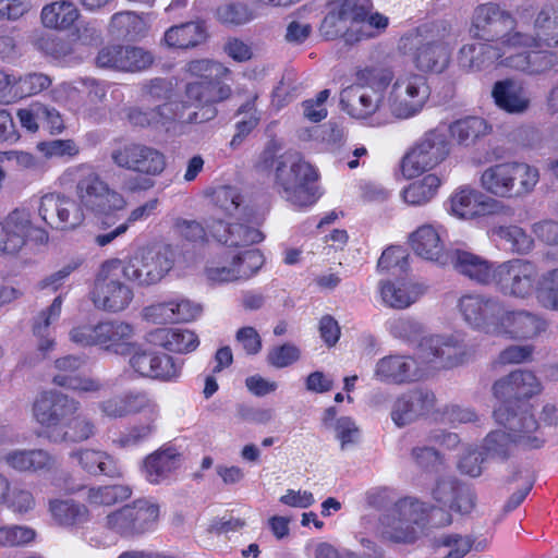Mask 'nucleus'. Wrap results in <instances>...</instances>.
Listing matches in <instances>:
<instances>
[{"label": "nucleus", "mask_w": 558, "mask_h": 558, "mask_svg": "<svg viewBox=\"0 0 558 558\" xmlns=\"http://www.w3.org/2000/svg\"><path fill=\"white\" fill-rule=\"evenodd\" d=\"M542 391L535 374L526 369H515L495 381L493 392L500 404L494 410L496 423L507 432H490L484 439L485 456L505 461L510 456V447L518 444L526 449H539L545 439L535 435L538 422L529 400Z\"/></svg>", "instance_id": "nucleus-1"}, {"label": "nucleus", "mask_w": 558, "mask_h": 558, "mask_svg": "<svg viewBox=\"0 0 558 558\" xmlns=\"http://www.w3.org/2000/svg\"><path fill=\"white\" fill-rule=\"evenodd\" d=\"M201 262L196 246H141L126 262L123 277L140 286L158 283L172 268L186 269Z\"/></svg>", "instance_id": "nucleus-2"}, {"label": "nucleus", "mask_w": 558, "mask_h": 558, "mask_svg": "<svg viewBox=\"0 0 558 558\" xmlns=\"http://www.w3.org/2000/svg\"><path fill=\"white\" fill-rule=\"evenodd\" d=\"M270 166L275 169V187L283 198L298 206H307L316 201L313 184L317 173L300 153L288 150L271 158Z\"/></svg>", "instance_id": "nucleus-3"}, {"label": "nucleus", "mask_w": 558, "mask_h": 558, "mask_svg": "<svg viewBox=\"0 0 558 558\" xmlns=\"http://www.w3.org/2000/svg\"><path fill=\"white\" fill-rule=\"evenodd\" d=\"M160 517V507L147 498H137L110 511L104 527L112 535L134 539L153 532Z\"/></svg>", "instance_id": "nucleus-4"}, {"label": "nucleus", "mask_w": 558, "mask_h": 558, "mask_svg": "<svg viewBox=\"0 0 558 558\" xmlns=\"http://www.w3.org/2000/svg\"><path fill=\"white\" fill-rule=\"evenodd\" d=\"M538 178V170L525 162H501L484 170L481 185L497 197L517 198L531 193Z\"/></svg>", "instance_id": "nucleus-5"}, {"label": "nucleus", "mask_w": 558, "mask_h": 558, "mask_svg": "<svg viewBox=\"0 0 558 558\" xmlns=\"http://www.w3.org/2000/svg\"><path fill=\"white\" fill-rule=\"evenodd\" d=\"M121 275L123 276L121 259L111 258L101 263L88 294L97 310L119 313L129 307L134 293L120 280Z\"/></svg>", "instance_id": "nucleus-6"}, {"label": "nucleus", "mask_w": 558, "mask_h": 558, "mask_svg": "<svg viewBox=\"0 0 558 558\" xmlns=\"http://www.w3.org/2000/svg\"><path fill=\"white\" fill-rule=\"evenodd\" d=\"M415 254L438 266H451L460 275L481 284L495 280L496 268L483 257L452 246H412Z\"/></svg>", "instance_id": "nucleus-7"}, {"label": "nucleus", "mask_w": 558, "mask_h": 558, "mask_svg": "<svg viewBox=\"0 0 558 558\" xmlns=\"http://www.w3.org/2000/svg\"><path fill=\"white\" fill-rule=\"evenodd\" d=\"M450 154L447 134L438 129L427 131L403 157L401 169L404 177L411 179L435 168Z\"/></svg>", "instance_id": "nucleus-8"}, {"label": "nucleus", "mask_w": 558, "mask_h": 558, "mask_svg": "<svg viewBox=\"0 0 558 558\" xmlns=\"http://www.w3.org/2000/svg\"><path fill=\"white\" fill-rule=\"evenodd\" d=\"M422 505L414 498H400L379 518V536L396 544H413L417 539L415 524Z\"/></svg>", "instance_id": "nucleus-9"}, {"label": "nucleus", "mask_w": 558, "mask_h": 558, "mask_svg": "<svg viewBox=\"0 0 558 558\" xmlns=\"http://www.w3.org/2000/svg\"><path fill=\"white\" fill-rule=\"evenodd\" d=\"M515 26L512 15L502 10L499 4L487 2L475 8L472 16L471 34L487 43L501 41L505 46H511L508 38Z\"/></svg>", "instance_id": "nucleus-10"}, {"label": "nucleus", "mask_w": 558, "mask_h": 558, "mask_svg": "<svg viewBox=\"0 0 558 558\" xmlns=\"http://www.w3.org/2000/svg\"><path fill=\"white\" fill-rule=\"evenodd\" d=\"M418 349L422 357L437 368H453L473 355L460 335L449 337L433 335L421 339Z\"/></svg>", "instance_id": "nucleus-11"}, {"label": "nucleus", "mask_w": 558, "mask_h": 558, "mask_svg": "<svg viewBox=\"0 0 558 558\" xmlns=\"http://www.w3.org/2000/svg\"><path fill=\"white\" fill-rule=\"evenodd\" d=\"M78 410L77 401L53 390L43 391L33 405L34 416L45 428L48 438L51 433L57 434L63 422Z\"/></svg>", "instance_id": "nucleus-12"}, {"label": "nucleus", "mask_w": 558, "mask_h": 558, "mask_svg": "<svg viewBox=\"0 0 558 558\" xmlns=\"http://www.w3.org/2000/svg\"><path fill=\"white\" fill-rule=\"evenodd\" d=\"M537 280L536 266L529 260L517 258L496 267L494 282L504 293L526 298L533 292L536 294Z\"/></svg>", "instance_id": "nucleus-13"}, {"label": "nucleus", "mask_w": 558, "mask_h": 558, "mask_svg": "<svg viewBox=\"0 0 558 558\" xmlns=\"http://www.w3.org/2000/svg\"><path fill=\"white\" fill-rule=\"evenodd\" d=\"M231 88L223 82H189L185 86L187 102L199 108L189 114L186 122L203 123L213 120L217 116L214 104L227 99Z\"/></svg>", "instance_id": "nucleus-14"}, {"label": "nucleus", "mask_w": 558, "mask_h": 558, "mask_svg": "<svg viewBox=\"0 0 558 558\" xmlns=\"http://www.w3.org/2000/svg\"><path fill=\"white\" fill-rule=\"evenodd\" d=\"M459 311L463 319L473 328L495 333L504 303L483 294L469 293L460 298Z\"/></svg>", "instance_id": "nucleus-15"}, {"label": "nucleus", "mask_w": 558, "mask_h": 558, "mask_svg": "<svg viewBox=\"0 0 558 558\" xmlns=\"http://www.w3.org/2000/svg\"><path fill=\"white\" fill-rule=\"evenodd\" d=\"M436 401L435 393L428 388L410 389L395 400L391 420L397 426L403 427L434 413Z\"/></svg>", "instance_id": "nucleus-16"}, {"label": "nucleus", "mask_w": 558, "mask_h": 558, "mask_svg": "<svg viewBox=\"0 0 558 558\" xmlns=\"http://www.w3.org/2000/svg\"><path fill=\"white\" fill-rule=\"evenodd\" d=\"M403 47L414 49V62L421 71L442 72L449 63V49L439 40L428 39L418 29L401 38Z\"/></svg>", "instance_id": "nucleus-17"}, {"label": "nucleus", "mask_w": 558, "mask_h": 558, "mask_svg": "<svg viewBox=\"0 0 558 558\" xmlns=\"http://www.w3.org/2000/svg\"><path fill=\"white\" fill-rule=\"evenodd\" d=\"M375 376L383 383L405 385L421 380L425 368L414 356L390 354L378 360Z\"/></svg>", "instance_id": "nucleus-18"}, {"label": "nucleus", "mask_w": 558, "mask_h": 558, "mask_svg": "<svg viewBox=\"0 0 558 558\" xmlns=\"http://www.w3.org/2000/svg\"><path fill=\"white\" fill-rule=\"evenodd\" d=\"M39 215L51 227L74 229L84 220V214L75 201L60 194H46L41 197Z\"/></svg>", "instance_id": "nucleus-19"}, {"label": "nucleus", "mask_w": 558, "mask_h": 558, "mask_svg": "<svg viewBox=\"0 0 558 558\" xmlns=\"http://www.w3.org/2000/svg\"><path fill=\"white\" fill-rule=\"evenodd\" d=\"M48 232L34 226L25 211H12L4 222H0V244H46Z\"/></svg>", "instance_id": "nucleus-20"}, {"label": "nucleus", "mask_w": 558, "mask_h": 558, "mask_svg": "<svg viewBox=\"0 0 558 558\" xmlns=\"http://www.w3.org/2000/svg\"><path fill=\"white\" fill-rule=\"evenodd\" d=\"M546 328L547 323L542 317L526 311H507L504 306L495 335L525 340L539 336Z\"/></svg>", "instance_id": "nucleus-21"}, {"label": "nucleus", "mask_w": 558, "mask_h": 558, "mask_svg": "<svg viewBox=\"0 0 558 558\" xmlns=\"http://www.w3.org/2000/svg\"><path fill=\"white\" fill-rule=\"evenodd\" d=\"M182 454L171 445H163L146 456L143 472L148 483L157 485L168 480L181 465Z\"/></svg>", "instance_id": "nucleus-22"}, {"label": "nucleus", "mask_w": 558, "mask_h": 558, "mask_svg": "<svg viewBox=\"0 0 558 558\" xmlns=\"http://www.w3.org/2000/svg\"><path fill=\"white\" fill-rule=\"evenodd\" d=\"M84 360L81 356L66 355L57 359L54 366L58 373L53 376L52 383L71 390L84 392L98 390L100 386L98 381L81 375Z\"/></svg>", "instance_id": "nucleus-23"}, {"label": "nucleus", "mask_w": 558, "mask_h": 558, "mask_svg": "<svg viewBox=\"0 0 558 558\" xmlns=\"http://www.w3.org/2000/svg\"><path fill=\"white\" fill-rule=\"evenodd\" d=\"M146 339L154 347L181 354L194 351L199 344L195 332L182 328H156L147 333Z\"/></svg>", "instance_id": "nucleus-24"}, {"label": "nucleus", "mask_w": 558, "mask_h": 558, "mask_svg": "<svg viewBox=\"0 0 558 558\" xmlns=\"http://www.w3.org/2000/svg\"><path fill=\"white\" fill-rule=\"evenodd\" d=\"M381 95L375 90L369 94L363 86L351 85L340 93V106L351 117L366 119L375 113L381 102Z\"/></svg>", "instance_id": "nucleus-25"}, {"label": "nucleus", "mask_w": 558, "mask_h": 558, "mask_svg": "<svg viewBox=\"0 0 558 558\" xmlns=\"http://www.w3.org/2000/svg\"><path fill=\"white\" fill-rule=\"evenodd\" d=\"M98 347L120 355L130 351L134 335L131 324L120 320H104L98 323Z\"/></svg>", "instance_id": "nucleus-26"}, {"label": "nucleus", "mask_w": 558, "mask_h": 558, "mask_svg": "<svg viewBox=\"0 0 558 558\" xmlns=\"http://www.w3.org/2000/svg\"><path fill=\"white\" fill-rule=\"evenodd\" d=\"M70 457L77 461L83 471L93 476L116 478L122 475L117 459L107 451L85 448L71 452Z\"/></svg>", "instance_id": "nucleus-27"}, {"label": "nucleus", "mask_w": 558, "mask_h": 558, "mask_svg": "<svg viewBox=\"0 0 558 558\" xmlns=\"http://www.w3.org/2000/svg\"><path fill=\"white\" fill-rule=\"evenodd\" d=\"M426 288L410 280H387L380 283V296L383 302L392 308L403 310L415 303L424 293Z\"/></svg>", "instance_id": "nucleus-28"}, {"label": "nucleus", "mask_w": 558, "mask_h": 558, "mask_svg": "<svg viewBox=\"0 0 558 558\" xmlns=\"http://www.w3.org/2000/svg\"><path fill=\"white\" fill-rule=\"evenodd\" d=\"M502 57L500 48L489 43H475L464 45L458 57L459 65L468 72H477L493 65Z\"/></svg>", "instance_id": "nucleus-29"}, {"label": "nucleus", "mask_w": 558, "mask_h": 558, "mask_svg": "<svg viewBox=\"0 0 558 558\" xmlns=\"http://www.w3.org/2000/svg\"><path fill=\"white\" fill-rule=\"evenodd\" d=\"M208 37L204 21H192L170 27L163 36L169 48L189 49L202 45Z\"/></svg>", "instance_id": "nucleus-30"}, {"label": "nucleus", "mask_w": 558, "mask_h": 558, "mask_svg": "<svg viewBox=\"0 0 558 558\" xmlns=\"http://www.w3.org/2000/svg\"><path fill=\"white\" fill-rule=\"evenodd\" d=\"M8 465L20 472H50L56 468L57 460L43 449L14 450L4 457Z\"/></svg>", "instance_id": "nucleus-31"}, {"label": "nucleus", "mask_w": 558, "mask_h": 558, "mask_svg": "<svg viewBox=\"0 0 558 558\" xmlns=\"http://www.w3.org/2000/svg\"><path fill=\"white\" fill-rule=\"evenodd\" d=\"M48 509L56 523L65 527L81 526L90 519L87 506L74 499H51Z\"/></svg>", "instance_id": "nucleus-32"}, {"label": "nucleus", "mask_w": 558, "mask_h": 558, "mask_svg": "<svg viewBox=\"0 0 558 558\" xmlns=\"http://www.w3.org/2000/svg\"><path fill=\"white\" fill-rule=\"evenodd\" d=\"M492 96L499 108L510 113H522L529 108L530 100L523 88L511 80L496 82Z\"/></svg>", "instance_id": "nucleus-33"}, {"label": "nucleus", "mask_w": 558, "mask_h": 558, "mask_svg": "<svg viewBox=\"0 0 558 558\" xmlns=\"http://www.w3.org/2000/svg\"><path fill=\"white\" fill-rule=\"evenodd\" d=\"M451 136L457 143L464 147H470L476 141L492 131V126L481 117H465L452 122L449 125Z\"/></svg>", "instance_id": "nucleus-34"}, {"label": "nucleus", "mask_w": 558, "mask_h": 558, "mask_svg": "<svg viewBox=\"0 0 558 558\" xmlns=\"http://www.w3.org/2000/svg\"><path fill=\"white\" fill-rule=\"evenodd\" d=\"M146 32V22L135 12H118L111 17L110 33L117 38L138 40L145 36Z\"/></svg>", "instance_id": "nucleus-35"}, {"label": "nucleus", "mask_w": 558, "mask_h": 558, "mask_svg": "<svg viewBox=\"0 0 558 558\" xmlns=\"http://www.w3.org/2000/svg\"><path fill=\"white\" fill-rule=\"evenodd\" d=\"M132 494V488L123 484L90 486L87 488L85 500L89 506L111 507L129 500Z\"/></svg>", "instance_id": "nucleus-36"}, {"label": "nucleus", "mask_w": 558, "mask_h": 558, "mask_svg": "<svg viewBox=\"0 0 558 558\" xmlns=\"http://www.w3.org/2000/svg\"><path fill=\"white\" fill-rule=\"evenodd\" d=\"M95 432L96 426L93 421L76 412L63 422L57 434L51 433L49 439L81 442L93 437Z\"/></svg>", "instance_id": "nucleus-37"}, {"label": "nucleus", "mask_w": 558, "mask_h": 558, "mask_svg": "<svg viewBox=\"0 0 558 558\" xmlns=\"http://www.w3.org/2000/svg\"><path fill=\"white\" fill-rule=\"evenodd\" d=\"M63 303V295L59 294L49 307L41 311L36 317L33 325V332L40 339L38 349L43 353H47L54 347V340L49 338V327L52 322H56L61 314Z\"/></svg>", "instance_id": "nucleus-38"}, {"label": "nucleus", "mask_w": 558, "mask_h": 558, "mask_svg": "<svg viewBox=\"0 0 558 558\" xmlns=\"http://www.w3.org/2000/svg\"><path fill=\"white\" fill-rule=\"evenodd\" d=\"M77 17L78 10L71 1H56L41 10V22L49 28H70Z\"/></svg>", "instance_id": "nucleus-39"}, {"label": "nucleus", "mask_w": 558, "mask_h": 558, "mask_svg": "<svg viewBox=\"0 0 558 558\" xmlns=\"http://www.w3.org/2000/svg\"><path fill=\"white\" fill-rule=\"evenodd\" d=\"M440 184L441 180L439 177L433 173L426 174L404 189L402 193L403 199L410 205H424L436 195Z\"/></svg>", "instance_id": "nucleus-40"}, {"label": "nucleus", "mask_w": 558, "mask_h": 558, "mask_svg": "<svg viewBox=\"0 0 558 558\" xmlns=\"http://www.w3.org/2000/svg\"><path fill=\"white\" fill-rule=\"evenodd\" d=\"M204 274L211 284H222L239 281L234 265L231 259V251H226L208 260Z\"/></svg>", "instance_id": "nucleus-41"}, {"label": "nucleus", "mask_w": 558, "mask_h": 558, "mask_svg": "<svg viewBox=\"0 0 558 558\" xmlns=\"http://www.w3.org/2000/svg\"><path fill=\"white\" fill-rule=\"evenodd\" d=\"M536 299L543 307L558 311V267L538 277Z\"/></svg>", "instance_id": "nucleus-42"}, {"label": "nucleus", "mask_w": 558, "mask_h": 558, "mask_svg": "<svg viewBox=\"0 0 558 558\" xmlns=\"http://www.w3.org/2000/svg\"><path fill=\"white\" fill-rule=\"evenodd\" d=\"M231 259L239 280H248L255 276L265 263L264 255L258 248H252L242 253L231 251Z\"/></svg>", "instance_id": "nucleus-43"}, {"label": "nucleus", "mask_w": 558, "mask_h": 558, "mask_svg": "<svg viewBox=\"0 0 558 558\" xmlns=\"http://www.w3.org/2000/svg\"><path fill=\"white\" fill-rule=\"evenodd\" d=\"M187 72L194 77L192 82H222L229 70L217 61L209 59L193 60L187 63Z\"/></svg>", "instance_id": "nucleus-44"}, {"label": "nucleus", "mask_w": 558, "mask_h": 558, "mask_svg": "<svg viewBox=\"0 0 558 558\" xmlns=\"http://www.w3.org/2000/svg\"><path fill=\"white\" fill-rule=\"evenodd\" d=\"M143 144L114 140L110 149V159L119 168L134 171Z\"/></svg>", "instance_id": "nucleus-45"}, {"label": "nucleus", "mask_w": 558, "mask_h": 558, "mask_svg": "<svg viewBox=\"0 0 558 558\" xmlns=\"http://www.w3.org/2000/svg\"><path fill=\"white\" fill-rule=\"evenodd\" d=\"M166 166V157L161 151L143 144L134 172L156 177L163 172Z\"/></svg>", "instance_id": "nucleus-46"}, {"label": "nucleus", "mask_w": 558, "mask_h": 558, "mask_svg": "<svg viewBox=\"0 0 558 558\" xmlns=\"http://www.w3.org/2000/svg\"><path fill=\"white\" fill-rule=\"evenodd\" d=\"M478 198H483V195L477 191H460L451 198L450 210L452 215L460 219L477 217Z\"/></svg>", "instance_id": "nucleus-47"}, {"label": "nucleus", "mask_w": 558, "mask_h": 558, "mask_svg": "<svg viewBox=\"0 0 558 558\" xmlns=\"http://www.w3.org/2000/svg\"><path fill=\"white\" fill-rule=\"evenodd\" d=\"M122 395L128 415L148 412L150 416H159L158 405L147 392L141 390H131Z\"/></svg>", "instance_id": "nucleus-48"}, {"label": "nucleus", "mask_w": 558, "mask_h": 558, "mask_svg": "<svg viewBox=\"0 0 558 558\" xmlns=\"http://www.w3.org/2000/svg\"><path fill=\"white\" fill-rule=\"evenodd\" d=\"M213 199L226 215L234 216L240 210L243 203V196L240 191L230 185H220L213 192Z\"/></svg>", "instance_id": "nucleus-49"}, {"label": "nucleus", "mask_w": 558, "mask_h": 558, "mask_svg": "<svg viewBox=\"0 0 558 558\" xmlns=\"http://www.w3.org/2000/svg\"><path fill=\"white\" fill-rule=\"evenodd\" d=\"M156 353L145 349L143 344L134 342L126 354L130 356L129 365L138 376L149 378Z\"/></svg>", "instance_id": "nucleus-50"}, {"label": "nucleus", "mask_w": 558, "mask_h": 558, "mask_svg": "<svg viewBox=\"0 0 558 558\" xmlns=\"http://www.w3.org/2000/svg\"><path fill=\"white\" fill-rule=\"evenodd\" d=\"M218 20L227 25H243L253 19V12L245 3L232 2L217 9Z\"/></svg>", "instance_id": "nucleus-51"}, {"label": "nucleus", "mask_w": 558, "mask_h": 558, "mask_svg": "<svg viewBox=\"0 0 558 558\" xmlns=\"http://www.w3.org/2000/svg\"><path fill=\"white\" fill-rule=\"evenodd\" d=\"M154 365L149 378L160 381H172L179 378L181 365L166 353H156Z\"/></svg>", "instance_id": "nucleus-52"}, {"label": "nucleus", "mask_w": 558, "mask_h": 558, "mask_svg": "<svg viewBox=\"0 0 558 558\" xmlns=\"http://www.w3.org/2000/svg\"><path fill=\"white\" fill-rule=\"evenodd\" d=\"M372 10L371 0H340L337 12L351 24L366 22Z\"/></svg>", "instance_id": "nucleus-53"}, {"label": "nucleus", "mask_w": 558, "mask_h": 558, "mask_svg": "<svg viewBox=\"0 0 558 558\" xmlns=\"http://www.w3.org/2000/svg\"><path fill=\"white\" fill-rule=\"evenodd\" d=\"M453 494L450 509L461 513L469 514L476 506V494L468 485L459 482H453L450 485Z\"/></svg>", "instance_id": "nucleus-54"}, {"label": "nucleus", "mask_w": 558, "mask_h": 558, "mask_svg": "<svg viewBox=\"0 0 558 558\" xmlns=\"http://www.w3.org/2000/svg\"><path fill=\"white\" fill-rule=\"evenodd\" d=\"M77 192L82 204L88 209L106 190V183L96 173H89L77 183Z\"/></svg>", "instance_id": "nucleus-55"}, {"label": "nucleus", "mask_w": 558, "mask_h": 558, "mask_svg": "<svg viewBox=\"0 0 558 558\" xmlns=\"http://www.w3.org/2000/svg\"><path fill=\"white\" fill-rule=\"evenodd\" d=\"M301 357L300 349L292 343H283L272 347L266 356L267 363L276 368L288 367Z\"/></svg>", "instance_id": "nucleus-56"}, {"label": "nucleus", "mask_w": 558, "mask_h": 558, "mask_svg": "<svg viewBox=\"0 0 558 558\" xmlns=\"http://www.w3.org/2000/svg\"><path fill=\"white\" fill-rule=\"evenodd\" d=\"M409 255L407 246H386L378 259L377 267L380 270H390L398 267L400 271H407Z\"/></svg>", "instance_id": "nucleus-57"}, {"label": "nucleus", "mask_w": 558, "mask_h": 558, "mask_svg": "<svg viewBox=\"0 0 558 558\" xmlns=\"http://www.w3.org/2000/svg\"><path fill=\"white\" fill-rule=\"evenodd\" d=\"M35 46L38 50L54 59L68 57L73 52L72 45L69 40L54 35H43L38 37L35 41Z\"/></svg>", "instance_id": "nucleus-58"}, {"label": "nucleus", "mask_w": 558, "mask_h": 558, "mask_svg": "<svg viewBox=\"0 0 558 558\" xmlns=\"http://www.w3.org/2000/svg\"><path fill=\"white\" fill-rule=\"evenodd\" d=\"M518 58L530 66L532 73H543L558 64V52L553 50L532 51Z\"/></svg>", "instance_id": "nucleus-59"}, {"label": "nucleus", "mask_w": 558, "mask_h": 558, "mask_svg": "<svg viewBox=\"0 0 558 558\" xmlns=\"http://www.w3.org/2000/svg\"><path fill=\"white\" fill-rule=\"evenodd\" d=\"M154 62L153 54L141 47L125 46L123 71L137 72L149 68Z\"/></svg>", "instance_id": "nucleus-60"}, {"label": "nucleus", "mask_w": 558, "mask_h": 558, "mask_svg": "<svg viewBox=\"0 0 558 558\" xmlns=\"http://www.w3.org/2000/svg\"><path fill=\"white\" fill-rule=\"evenodd\" d=\"M156 420L157 417L150 416L148 423L132 426L125 434L121 435L116 442L122 448L136 446L143 442L155 433Z\"/></svg>", "instance_id": "nucleus-61"}, {"label": "nucleus", "mask_w": 558, "mask_h": 558, "mask_svg": "<svg viewBox=\"0 0 558 558\" xmlns=\"http://www.w3.org/2000/svg\"><path fill=\"white\" fill-rule=\"evenodd\" d=\"M125 201L121 194L112 191L106 184V190L95 201V205H92L88 209L96 214H109L114 210H120L124 207Z\"/></svg>", "instance_id": "nucleus-62"}, {"label": "nucleus", "mask_w": 558, "mask_h": 558, "mask_svg": "<svg viewBox=\"0 0 558 558\" xmlns=\"http://www.w3.org/2000/svg\"><path fill=\"white\" fill-rule=\"evenodd\" d=\"M16 84L21 94L33 95L43 92L51 84L49 76L43 73H29L13 80V85Z\"/></svg>", "instance_id": "nucleus-63"}, {"label": "nucleus", "mask_w": 558, "mask_h": 558, "mask_svg": "<svg viewBox=\"0 0 558 558\" xmlns=\"http://www.w3.org/2000/svg\"><path fill=\"white\" fill-rule=\"evenodd\" d=\"M143 96L154 101H166L171 98L173 87L167 78L156 77L144 84Z\"/></svg>", "instance_id": "nucleus-64"}]
</instances>
